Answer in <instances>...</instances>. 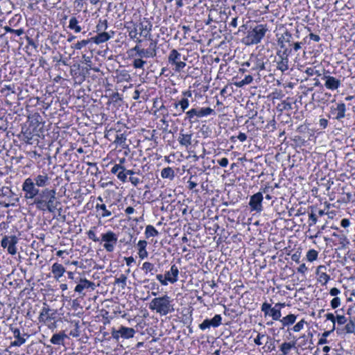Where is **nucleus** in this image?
<instances>
[{
  "label": "nucleus",
  "mask_w": 355,
  "mask_h": 355,
  "mask_svg": "<svg viewBox=\"0 0 355 355\" xmlns=\"http://www.w3.org/2000/svg\"><path fill=\"white\" fill-rule=\"evenodd\" d=\"M50 184V177L42 172L34 178H28L22 184V191L24 192V198L27 200H33L40 191L38 187H45Z\"/></svg>",
  "instance_id": "1"
},
{
  "label": "nucleus",
  "mask_w": 355,
  "mask_h": 355,
  "mask_svg": "<svg viewBox=\"0 0 355 355\" xmlns=\"http://www.w3.org/2000/svg\"><path fill=\"white\" fill-rule=\"evenodd\" d=\"M173 300L168 295L153 298L149 303V309L160 315H166L175 311Z\"/></svg>",
  "instance_id": "2"
},
{
  "label": "nucleus",
  "mask_w": 355,
  "mask_h": 355,
  "mask_svg": "<svg viewBox=\"0 0 355 355\" xmlns=\"http://www.w3.org/2000/svg\"><path fill=\"white\" fill-rule=\"evenodd\" d=\"M268 31L266 24H257L248 31L243 38V42L247 46L257 44L261 42Z\"/></svg>",
  "instance_id": "3"
},
{
  "label": "nucleus",
  "mask_w": 355,
  "mask_h": 355,
  "mask_svg": "<svg viewBox=\"0 0 355 355\" xmlns=\"http://www.w3.org/2000/svg\"><path fill=\"white\" fill-rule=\"evenodd\" d=\"M181 54L175 49H172L168 55V64L173 67L175 73H180L186 67V62L181 60Z\"/></svg>",
  "instance_id": "4"
},
{
  "label": "nucleus",
  "mask_w": 355,
  "mask_h": 355,
  "mask_svg": "<svg viewBox=\"0 0 355 355\" xmlns=\"http://www.w3.org/2000/svg\"><path fill=\"white\" fill-rule=\"evenodd\" d=\"M292 50L285 49L282 52L278 51L277 52V58L275 60L276 62V68L281 72L284 73L289 69L288 56L291 53Z\"/></svg>",
  "instance_id": "5"
},
{
  "label": "nucleus",
  "mask_w": 355,
  "mask_h": 355,
  "mask_svg": "<svg viewBox=\"0 0 355 355\" xmlns=\"http://www.w3.org/2000/svg\"><path fill=\"white\" fill-rule=\"evenodd\" d=\"M54 189H45L39 191V194H37L35 198H33L32 205H35L36 208L40 210H44L46 202L49 200L50 196Z\"/></svg>",
  "instance_id": "6"
},
{
  "label": "nucleus",
  "mask_w": 355,
  "mask_h": 355,
  "mask_svg": "<svg viewBox=\"0 0 355 355\" xmlns=\"http://www.w3.org/2000/svg\"><path fill=\"white\" fill-rule=\"evenodd\" d=\"M118 237L116 234L111 230L101 234L100 241L104 242L103 247L108 252H112L114 250L117 243Z\"/></svg>",
  "instance_id": "7"
},
{
  "label": "nucleus",
  "mask_w": 355,
  "mask_h": 355,
  "mask_svg": "<svg viewBox=\"0 0 355 355\" xmlns=\"http://www.w3.org/2000/svg\"><path fill=\"white\" fill-rule=\"evenodd\" d=\"M136 331L133 328L121 326L118 329H113L112 336L116 340L120 338L123 339H129L134 337Z\"/></svg>",
  "instance_id": "8"
},
{
  "label": "nucleus",
  "mask_w": 355,
  "mask_h": 355,
  "mask_svg": "<svg viewBox=\"0 0 355 355\" xmlns=\"http://www.w3.org/2000/svg\"><path fill=\"white\" fill-rule=\"evenodd\" d=\"M346 105L344 103H336L330 107L329 117L340 121L345 117Z\"/></svg>",
  "instance_id": "9"
},
{
  "label": "nucleus",
  "mask_w": 355,
  "mask_h": 355,
  "mask_svg": "<svg viewBox=\"0 0 355 355\" xmlns=\"http://www.w3.org/2000/svg\"><path fill=\"white\" fill-rule=\"evenodd\" d=\"M17 242L18 239L15 235L4 236L1 241V245L3 248H7L9 254L14 255L17 253L16 244Z\"/></svg>",
  "instance_id": "10"
},
{
  "label": "nucleus",
  "mask_w": 355,
  "mask_h": 355,
  "mask_svg": "<svg viewBox=\"0 0 355 355\" xmlns=\"http://www.w3.org/2000/svg\"><path fill=\"white\" fill-rule=\"evenodd\" d=\"M261 310L264 313L265 316L270 315L274 320H279L282 317L281 310L275 307L272 308L268 302L262 304Z\"/></svg>",
  "instance_id": "11"
},
{
  "label": "nucleus",
  "mask_w": 355,
  "mask_h": 355,
  "mask_svg": "<svg viewBox=\"0 0 355 355\" xmlns=\"http://www.w3.org/2000/svg\"><path fill=\"white\" fill-rule=\"evenodd\" d=\"M263 195L261 192H258L250 197L249 205L252 211L260 212L262 211Z\"/></svg>",
  "instance_id": "12"
},
{
  "label": "nucleus",
  "mask_w": 355,
  "mask_h": 355,
  "mask_svg": "<svg viewBox=\"0 0 355 355\" xmlns=\"http://www.w3.org/2000/svg\"><path fill=\"white\" fill-rule=\"evenodd\" d=\"M15 340L11 342L10 346L12 347H20L24 344L26 341V338L29 337L27 334H21L19 329H12Z\"/></svg>",
  "instance_id": "13"
},
{
  "label": "nucleus",
  "mask_w": 355,
  "mask_h": 355,
  "mask_svg": "<svg viewBox=\"0 0 355 355\" xmlns=\"http://www.w3.org/2000/svg\"><path fill=\"white\" fill-rule=\"evenodd\" d=\"M130 51H135L136 55L141 58H153L156 56V53L154 52V49H145L141 48V46L138 44L131 49Z\"/></svg>",
  "instance_id": "14"
},
{
  "label": "nucleus",
  "mask_w": 355,
  "mask_h": 355,
  "mask_svg": "<svg viewBox=\"0 0 355 355\" xmlns=\"http://www.w3.org/2000/svg\"><path fill=\"white\" fill-rule=\"evenodd\" d=\"M52 194L50 196L49 200L46 202L44 210L42 211H49L50 213H54L58 209V206L60 205V202L56 200L55 190L51 192Z\"/></svg>",
  "instance_id": "15"
},
{
  "label": "nucleus",
  "mask_w": 355,
  "mask_h": 355,
  "mask_svg": "<svg viewBox=\"0 0 355 355\" xmlns=\"http://www.w3.org/2000/svg\"><path fill=\"white\" fill-rule=\"evenodd\" d=\"M55 314L56 312L55 310L44 306L40 313L39 320L42 322H50L55 319Z\"/></svg>",
  "instance_id": "16"
},
{
  "label": "nucleus",
  "mask_w": 355,
  "mask_h": 355,
  "mask_svg": "<svg viewBox=\"0 0 355 355\" xmlns=\"http://www.w3.org/2000/svg\"><path fill=\"white\" fill-rule=\"evenodd\" d=\"M322 79L324 80V86L329 90H336L341 85L339 79L331 76H324Z\"/></svg>",
  "instance_id": "17"
},
{
  "label": "nucleus",
  "mask_w": 355,
  "mask_h": 355,
  "mask_svg": "<svg viewBox=\"0 0 355 355\" xmlns=\"http://www.w3.org/2000/svg\"><path fill=\"white\" fill-rule=\"evenodd\" d=\"M165 277L171 284L175 283L178 279L179 269L175 264L171 266V269L165 272Z\"/></svg>",
  "instance_id": "18"
},
{
  "label": "nucleus",
  "mask_w": 355,
  "mask_h": 355,
  "mask_svg": "<svg viewBox=\"0 0 355 355\" xmlns=\"http://www.w3.org/2000/svg\"><path fill=\"white\" fill-rule=\"evenodd\" d=\"M94 284L87 279L80 278L79 280V283L75 287L74 291L79 294L83 293V291L85 288H92L94 289Z\"/></svg>",
  "instance_id": "19"
},
{
  "label": "nucleus",
  "mask_w": 355,
  "mask_h": 355,
  "mask_svg": "<svg viewBox=\"0 0 355 355\" xmlns=\"http://www.w3.org/2000/svg\"><path fill=\"white\" fill-rule=\"evenodd\" d=\"M327 268L325 266L320 265L317 268L316 274L318 275L319 282L325 285L329 280L330 276L325 272Z\"/></svg>",
  "instance_id": "20"
},
{
  "label": "nucleus",
  "mask_w": 355,
  "mask_h": 355,
  "mask_svg": "<svg viewBox=\"0 0 355 355\" xmlns=\"http://www.w3.org/2000/svg\"><path fill=\"white\" fill-rule=\"evenodd\" d=\"M67 338H68L67 335L64 331H60L59 333L54 334L52 336L50 339V342L53 345H64V342Z\"/></svg>",
  "instance_id": "21"
},
{
  "label": "nucleus",
  "mask_w": 355,
  "mask_h": 355,
  "mask_svg": "<svg viewBox=\"0 0 355 355\" xmlns=\"http://www.w3.org/2000/svg\"><path fill=\"white\" fill-rule=\"evenodd\" d=\"M33 131L29 128H22L21 133L19 135V137L22 141L26 142V144H32V139L33 138Z\"/></svg>",
  "instance_id": "22"
},
{
  "label": "nucleus",
  "mask_w": 355,
  "mask_h": 355,
  "mask_svg": "<svg viewBox=\"0 0 355 355\" xmlns=\"http://www.w3.org/2000/svg\"><path fill=\"white\" fill-rule=\"evenodd\" d=\"M112 36L107 32H101L98 33L96 36L90 38L91 41L94 42L96 44H100L101 43L105 42L109 40Z\"/></svg>",
  "instance_id": "23"
},
{
  "label": "nucleus",
  "mask_w": 355,
  "mask_h": 355,
  "mask_svg": "<svg viewBox=\"0 0 355 355\" xmlns=\"http://www.w3.org/2000/svg\"><path fill=\"white\" fill-rule=\"evenodd\" d=\"M192 134H184L181 131L178 137V141L182 146L188 148L191 145Z\"/></svg>",
  "instance_id": "24"
},
{
  "label": "nucleus",
  "mask_w": 355,
  "mask_h": 355,
  "mask_svg": "<svg viewBox=\"0 0 355 355\" xmlns=\"http://www.w3.org/2000/svg\"><path fill=\"white\" fill-rule=\"evenodd\" d=\"M51 272L56 279H59L64 273L65 268L62 264L55 263L51 267Z\"/></svg>",
  "instance_id": "25"
},
{
  "label": "nucleus",
  "mask_w": 355,
  "mask_h": 355,
  "mask_svg": "<svg viewBox=\"0 0 355 355\" xmlns=\"http://www.w3.org/2000/svg\"><path fill=\"white\" fill-rule=\"evenodd\" d=\"M138 26V31H139V35L144 37H148L150 35V31H152V25L148 23L144 24L143 22H140Z\"/></svg>",
  "instance_id": "26"
},
{
  "label": "nucleus",
  "mask_w": 355,
  "mask_h": 355,
  "mask_svg": "<svg viewBox=\"0 0 355 355\" xmlns=\"http://www.w3.org/2000/svg\"><path fill=\"white\" fill-rule=\"evenodd\" d=\"M147 242L144 240H139L137 243L138 254L140 259H144L146 258L148 253L146 250Z\"/></svg>",
  "instance_id": "27"
},
{
  "label": "nucleus",
  "mask_w": 355,
  "mask_h": 355,
  "mask_svg": "<svg viewBox=\"0 0 355 355\" xmlns=\"http://www.w3.org/2000/svg\"><path fill=\"white\" fill-rule=\"evenodd\" d=\"M296 318L297 316L291 313L284 317L282 319H280L279 321L282 324V329H284L285 327L294 324L296 320Z\"/></svg>",
  "instance_id": "28"
},
{
  "label": "nucleus",
  "mask_w": 355,
  "mask_h": 355,
  "mask_svg": "<svg viewBox=\"0 0 355 355\" xmlns=\"http://www.w3.org/2000/svg\"><path fill=\"white\" fill-rule=\"evenodd\" d=\"M130 24L131 26H126V28L130 38L135 40V38H137V35H139V33L138 32V26L137 24L133 22H130Z\"/></svg>",
  "instance_id": "29"
},
{
  "label": "nucleus",
  "mask_w": 355,
  "mask_h": 355,
  "mask_svg": "<svg viewBox=\"0 0 355 355\" xmlns=\"http://www.w3.org/2000/svg\"><path fill=\"white\" fill-rule=\"evenodd\" d=\"M141 270L144 271L146 275L150 274V275H153L156 271L154 264L148 261L142 264Z\"/></svg>",
  "instance_id": "30"
},
{
  "label": "nucleus",
  "mask_w": 355,
  "mask_h": 355,
  "mask_svg": "<svg viewBox=\"0 0 355 355\" xmlns=\"http://www.w3.org/2000/svg\"><path fill=\"white\" fill-rule=\"evenodd\" d=\"M68 28L73 30L75 33H80L82 30L81 27L78 25V19L75 17L70 18Z\"/></svg>",
  "instance_id": "31"
},
{
  "label": "nucleus",
  "mask_w": 355,
  "mask_h": 355,
  "mask_svg": "<svg viewBox=\"0 0 355 355\" xmlns=\"http://www.w3.org/2000/svg\"><path fill=\"white\" fill-rule=\"evenodd\" d=\"M295 347V342L283 343L280 346V350L282 352V355H287L290 350Z\"/></svg>",
  "instance_id": "32"
},
{
  "label": "nucleus",
  "mask_w": 355,
  "mask_h": 355,
  "mask_svg": "<svg viewBox=\"0 0 355 355\" xmlns=\"http://www.w3.org/2000/svg\"><path fill=\"white\" fill-rule=\"evenodd\" d=\"M161 177L162 178H168L173 180L175 177L174 171L171 167L164 168L161 171Z\"/></svg>",
  "instance_id": "33"
},
{
  "label": "nucleus",
  "mask_w": 355,
  "mask_h": 355,
  "mask_svg": "<svg viewBox=\"0 0 355 355\" xmlns=\"http://www.w3.org/2000/svg\"><path fill=\"white\" fill-rule=\"evenodd\" d=\"M95 208L97 211H102V213L101 214V217L102 218L109 217L112 215V212L110 210L107 209L105 205L103 203H97Z\"/></svg>",
  "instance_id": "34"
},
{
  "label": "nucleus",
  "mask_w": 355,
  "mask_h": 355,
  "mask_svg": "<svg viewBox=\"0 0 355 355\" xmlns=\"http://www.w3.org/2000/svg\"><path fill=\"white\" fill-rule=\"evenodd\" d=\"M159 234L158 231L151 225H148L146 227L145 236L147 239L155 237Z\"/></svg>",
  "instance_id": "35"
},
{
  "label": "nucleus",
  "mask_w": 355,
  "mask_h": 355,
  "mask_svg": "<svg viewBox=\"0 0 355 355\" xmlns=\"http://www.w3.org/2000/svg\"><path fill=\"white\" fill-rule=\"evenodd\" d=\"M210 326L216 328L222 324V317L219 314H216L213 318L209 319Z\"/></svg>",
  "instance_id": "36"
},
{
  "label": "nucleus",
  "mask_w": 355,
  "mask_h": 355,
  "mask_svg": "<svg viewBox=\"0 0 355 355\" xmlns=\"http://www.w3.org/2000/svg\"><path fill=\"white\" fill-rule=\"evenodd\" d=\"M333 236L337 237L339 239L340 244L342 245L343 248H345L347 245L349 244V241L347 236L343 234H338L336 233H333Z\"/></svg>",
  "instance_id": "37"
},
{
  "label": "nucleus",
  "mask_w": 355,
  "mask_h": 355,
  "mask_svg": "<svg viewBox=\"0 0 355 355\" xmlns=\"http://www.w3.org/2000/svg\"><path fill=\"white\" fill-rule=\"evenodd\" d=\"M178 105H180V112L184 113L189 106V101L187 98H182L179 101H178Z\"/></svg>",
  "instance_id": "38"
},
{
  "label": "nucleus",
  "mask_w": 355,
  "mask_h": 355,
  "mask_svg": "<svg viewBox=\"0 0 355 355\" xmlns=\"http://www.w3.org/2000/svg\"><path fill=\"white\" fill-rule=\"evenodd\" d=\"M199 118L207 116L208 115L215 114V112L213 109L210 107H202L198 109Z\"/></svg>",
  "instance_id": "39"
},
{
  "label": "nucleus",
  "mask_w": 355,
  "mask_h": 355,
  "mask_svg": "<svg viewBox=\"0 0 355 355\" xmlns=\"http://www.w3.org/2000/svg\"><path fill=\"white\" fill-rule=\"evenodd\" d=\"M114 284H121V288L124 289L127 284V276L121 274L119 277L115 279Z\"/></svg>",
  "instance_id": "40"
},
{
  "label": "nucleus",
  "mask_w": 355,
  "mask_h": 355,
  "mask_svg": "<svg viewBox=\"0 0 355 355\" xmlns=\"http://www.w3.org/2000/svg\"><path fill=\"white\" fill-rule=\"evenodd\" d=\"M318 252L315 250H309L306 253V259L309 261L313 262L318 259Z\"/></svg>",
  "instance_id": "41"
},
{
  "label": "nucleus",
  "mask_w": 355,
  "mask_h": 355,
  "mask_svg": "<svg viewBox=\"0 0 355 355\" xmlns=\"http://www.w3.org/2000/svg\"><path fill=\"white\" fill-rule=\"evenodd\" d=\"M107 28V21L106 19H100L96 26L97 32H105Z\"/></svg>",
  "instance_id": "42"
},
{
  "label": "nucleus",
  "mask_w": 355,
  "mask_h": 355,
  "mask_svg": "<svg viewBox=\"0 0 355 355\" xmlns=\"http://www.w3.org/2000/svg\"><path fill=\"white\" fill-rule=\"evenodd\" d=\"M146 64V61L142 60L141 58H139L134 60L132 65L135 69H144Z\"/></svg>",
  "instance_id": "43"
},
{
  "label": "nucleus",
  "mask_w": 355,
  "mask_h": 355,
  "mask_svg": "<svg viewBox=\"0 0 355 355\" xmlns=\"http://www.w3.org/2000/svg\"><path fill=\"white\" fill-rule=\"evenodd\" d=\"M346 325L344 327V330L347 334H352L355 331V324L352 321H347Z\"/></svg>",
  "instance_id": "44"
},
{
  "label": "nucleus",
  "mask_w": 355,
  "mask_h": 355,
  "mask_svg": "<svg viewBox=\"0 0 355 355\" xmlns=\"http://www.w3.org/2000/svg\"><path fill=\"white\" fill-rule=\"evenodd\" d=\"M187 118L189 120H191L195 116L199 118L198 109L193 108L187 112H186Z\"/></svg>",
  "instance_id": "45"
},
{
  "label": "nucleus",
  "mask_w": 355,
  "mask_h": 355,
  "mask_svg": "<svg viewBox=\"0 0 355 355\" xmlns=\"http://www.w3.org/2000/svg\"><path fill=\"white\" fill-rule=\"evenodd\" d=\"M91 42V39L88 40H83L80 42H78L77 43L74 44L71 47L75 49H81L83 46H85Z\"/></svg>",
  "instance_id": "46"
},
{
  "label": "nucleus",
  "mask_w": 355,
  "mask_h": 355,
  "mask_svg": "<svg viewBox=\"0 0 355 355\" xmlns=\"http://www.w3.org/2000/svg\"><path fill=\"white\" fill-rule=\"evenodd\" d=\"M265 69H266L265 64H264L263 60L257 58L256 62H255V65L252 68V69L262 71V70H264Z\"/></svg>",
  "instance_id": "47"
},
{
  "label": "nucleus",
  "mask_w": 355,
  "mask_h": 355,
  "mask_svg": "<svg viewBox=\"0 0 355 355\" xmlns=\"http://www.w3.org/2000/svg\"><path fill=\"white\" fill-rule=\"evenodd\" d=\"M96 227H94L93 228L90 229L88 232H87V236H88V238L91 240H92L94 242H100V239L98 237L96 236L94 231V229H95Z\"/></svg>",
  "instance_id": "48"
},
{
  "label": "nucleus",
  "mask_w": 355,
  "mask_h": 355,
  "mask_svg": "<svg viewBox=\"0 0 355 355\" xmlns=\"http://www.w3.org/2000/svg\"><path fill=\"white\" fill-rule=\"evenodd\" d=\"M12 194V191L8 187H3L0 190V197L3 198L4 197L11 196Z\"/></svg>",
  "instance_id": "49"
},
{
  "label": "nucleus",
  "mask_w": 355,
  "mask_h": 355,
  "mask_svg": "<svg viewBox=\"0 0 355 355\" xmlns=\"http://www.w3.org/2000/svg\"><path fill=\"white\" fill-rule=\"evenodd\" d=\"M116 176H117L118 179L123 182H125L127 181V175L125 173V168L124 166L123 167V169H121L117 173Z\"/></svg>",
  "instance_id": "50"
},
{
  "label": "nucleus",
  "mask_w": 355,
  "mask_h": 355,
  "mask_svg": "<svg viewBox=\"0 0 355 355\" xmlns=\"http://www.w3.org/2000/svg\"><path fill=\"white\" fill-rule=\"evenodd\" d=\"M305 73L308 76H320V73L319 72V71L316 70L314 67H307L305 70Z\"/></svg>",
  "instance_id": "51"
},
{
  "label": "nucleus",
  "mask_w": 355,
  "mask_h": 355,
  "mask_svg": "<svg viewBox=\"0 0 355 355\" xmlns=\"http://www.w3.org/2000/svg\"><path fill=\"white\" fill-rule=\"evenodd\" d=\"M305 323V321L304 319L301 320L300 322H298L293 327V330L295 331V332H299L300 331L303 327H304V324Z\"/></svg>",
  "instance_id": "52"
},
{
  "label": "nucleus",
  "mask_w": 355,
  "mask_h": 355,
  "mask_svg": "<svg viewBox=\"0 0 355 355\" xmlns=\"http://www.w3.org/2000/svg\"><path fill=\"white\" fill-rule=\"evenodd\" d=\"M347 321L348 320L345 316L341 315H336V322L338 323V324L343 325L347 322Z\"/></svg>",
  "instance_id": "53"
},
{
  "label": "nucleus",
  "mask_w": 355,
  "mask_h": 355,
  "mask_svg": "<svg viewBox=\"0 0 355 355\" xmlns=\"http://www.w3.org/2000/svg\"><path fill=\"white\" fill-rule=\"evenodd\" d=\"M211 327L209 319H205L202 323L199 324V328L202 331H205Z\"/></svg>",
  "instance_id": "54"
},
{
  "label": "nucleus",
  "mask_w": 355,
  "mask_h": 355,
  "mask_svg": "<svg viewBox=\"0 0 355 355\" xmlns=\"http://www.w3.org/2000/svg\"><path fill=\"white\" fill-rule=\"evenodd\" d=\"M309 220L310 221L309 223V226L315 225L318 221L316 215L313 212L309 214Z\"/></svg>",
  "instance_id": "55"
},
{
  "label": "nucleus",
  "mask_w": 355,
  "mask_h": 355,
  "mask_svg": "<svg viewBox=\"0 0 355 355\" xmlns=\"http://www.w3.org/2000/svg\"><path fill=\"white\" fill-rule=\"evenodd\" d=\"M156 279L160 282L162 286H166L168 284V281L165 277L162 274H158L156 275Z\"/></svg>",
  "instance_id": "56"
},
{
  "label": "nucleus",
  "mask_w": 355,
  "mask_h": 355,
  "mask_svg": "<svg viewBox=\"0 0 355 355\" xmlns=\"http://www.w3.org/2000/svg\"><path fill=\"white\" fill-rule=\"evenodd\" d=\"M253 78L251 76L248 75L245 77L243 80H242L237 85L239 86H243L244 85H248L252 83Z\"/></svg>",
  "instance_id": "57"
},
{
  "label": "nucleus",
  "mask_w": 355,
  "mask_h": 355,
  "mask_svg": "<svg viewBox=\"0 0 355 355\" xmlns=\"http://www.w3.org/2000/svg\"><path fill=\"white\" fill-rule=\"evenodd\" d=\"M327 320H330L333 323V329H336V317L331 313H327L325 315Z\"/></svg>",
  "instance_id": "58"
},
{
  "label": "nucleus",
  "mask_w": 355,
  "mask_h": 355,
  "mask_svg": "<svg viewBox=\"0 0 355 355\" xmlns=\"http://www.w3.org/2000/svg\"><path fill=\"white\" fill-rule=\"evenodd\" d=\"M340 305V299L338 297H335L331 301V306L333 309H336V308L338 307Z\"/></svg>",
  "instance_id": "59"
},
{
  "label": "nucleus",
  "mask_w": 355,
  "mask_h": 355,
  "mask_svg": "<svg viewBox=\"0 0 355 355\" xmlns=\"http://www.w3.org/2000/svg\"><path fill=\"white\" fill-rule=\"evenodd\" d=\"M125 140H126V137L124 136V135L120 134V135H116L114 142L119 144H122L125 143Z\"/></svg>",
  "instance_id": "60"
},
{
  "label": "nucleus",
  "mask_w": 355,
  "mask_h": 355,
  "mask_svg": "<svg viewBox=\"0 0 355 355\" xmlns=\"http://www.w3.org/2000/svg\"><path fill=\"white\" fill-rule=\"evenodd\" d=\"M282 39H284V40L287 43H291V39H292V35L288 31H286L282 35Z\"/></svg>",
  "instance_id": "61"
},
{
  "label": "nucleus",
  "mask_w": 355,
  "mask_h": 355,
  "mask_svg": "<svg viewBox=\"0 0 355 355\" xmlns=\"http://www.w3.org/2000/svg\"><path fill=\"white\" fill-rule=\"evenodd\" d=\"M123 166L121 164H114V166L111 169V172L113 174L117 175V173L123 169Z\"/></svg>",
  "instance_id": "62"
},
{
  "label": "nucleus",
  "mask_w": 355,
  "mask_h": 355,
  "mask_svg": "<svg viewBox=\"0 0 355 355\" xmlns=\"http://www.w3.org/2000/svg\"><path fill=\"white\" fill-rule=\"evenodd\" d=\"M217 162L218 164L222 167H226L229 164L228 159L226 157H223L222 159L218 160Z\"/></svg>",
  "instance_id": "63"
},
{
  "label": "nucleus",
  "mask_w": 355,
  "mask_h": 355,
  "mask_svg": "<svg viewBox=\"0 0 355 355\" xmlns=\"http://www.w3.org/2000/svg\"><path fill=\"white\" fill-rule=\"evenodd\" d=\"M319 125L321 129H325L328 125V120L326 119H320L319 120Z\"/></svg>",
  "instance_id": "64"
}]
</instances>
